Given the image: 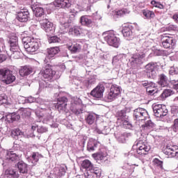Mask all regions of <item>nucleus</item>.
Returning a JSON list of instances; mask_svg holds the SVG:
<instances>
[{
	"mask_svg": "<svg viewBox=\"0 0 178 178\" xmlns=\"http://www.w3.org/2000/svg\"><path fill=\"white\" fill-rule=\"evenodd\" d=\"M81 31V29H80L79 26H74L70 29L69 34H70L71 35H80Z\"/></svg>",
	"mask_w": 178,
	"mask_h": 178,
	"instance_id": "8fccbe9b",
	"label": "nucleus"
},
{
	"mask_svg": "<svg viewBox=\"0 0 178 178\" xmlns=\"http://www.w3.org/2000/svg\"><path fill=\"white\" fill-rule=\"evenodd\" d=\"M70 27V24L67 22L60 24V29L63 33H67L69 31V28Z\"/></svg>",
	"mask_w": 178,
	"mask_h": 178,
	"instance_id": "6e6d98bb",
	"label": "nucleus"
},
{
	"mask_svg": "<svg viewBox=\"0 0 178 178\" xmlns=\"http://www.w3.org/2000/svg\"><path fill=\"white\" fill-rule=\"evenodd\" d=\"M130 108L126 107L116 113L117 120L120 122V123H122L124 129H133V124H131L130 118H129V115H127V113H130Z\"/></svg>",
	"mask_w": 178,
	"mask_h": 178,
	"instance_id": "423d86ee",
	"label": "nucleus"
},
{
	"mask_svg": "<svg viewBox=\"0 0 178 178\" xmlns=\"http://www.w3.org/2000/svg\"><path fill=\"white\" fill-rule=\"evenodd\" d=\"M147 76L149 79H155L156 77V72L154 68H148L147 71Z\"/></svg>",
	"mask_w": 178,
	"mask_h": 178,
	"instance_id": "603ef678",
	"label": "nucleus"
},
{
	"mask_svg": "<svg viewBox=\"0 0 178 178\" xmlns=\"http://www.w3.org/2000/svg\"><path fill=\"white\" fill-rule=\"evenodd\" d=\"M49 44L60 42V38H58V36H51L49 39Z\"/></svg>",
	"mask_w": 178,
	"mask_h": 178,
	"instance_id": "052dcab7",
	"label": "nucleus"
},
{
	"mask_svg": "<svg viewBox=\"0 0 178 178\" xmlns=\"http://www.w3.org/2000/svg\"><path fill=\"white\" fill-rule=\"evenodd\" d=\"M81 166L83 169L86 170L85 176L87 178L101 177L102 170L98 167H95L90 160L86 159L83 161Z\"/></svg>",
	"mask_w": 178,
	"mask_h": 178,
	"instance_id": "20e7f679",
	"label": "nucleus"
},
{
	"mask_svg": "<svg viewBox=\"0 0 178 178\" xmlns=\"http://www.w3.org/2000/svg\"><path fill=\"white\" fill-rule=\"evenodd\" d=\"M53 3L56 8H63V9H69L72 6L69 0H55Z\"/></svg>",
	"mask_w": 178,
	"mask_h": 178,
	"instance_id": "b1692460",
	"label": "nucleus"
},
{
	"mask_svg": "<svg viewBox=\"0 0 178 178\" xmlns=\"http://www.w3.org/2000/svg\"><path fill=\"white\" fill-rule=\"evenodd\" d=\"M153 112L156 118L162 119V118H164V116L168 115L169 111H168L166 106L163 104H156L153 106Z\"/></svg>",
	"mask_w": 178,
	"mask_h": 178,
	"instance_id": "9b49d317",
	"label": "nucleus"
},
{
	"mask_svg": "<svg viewBox=\"0 0 178 178\" xmlns=\"http://www.w3.org/2000/svg\"><path fill=\"white\" fill-rule=\"evenodd\" d=\"M155 165H158L161 169L163 168V161L159 160V159H154L153 161Z\"/></svg>",
	"mask_w": 178,
	"mask_h": 178,
	"instance_id": "0e129e2a",
	"label": "nucleus"
},
{
	"mask_svg": "<svg viewBox=\"0 0 178 178\" xmlns=\"http://www.w3.org/2000/svg\"><path fill=\"white\" fill-rule=\"evenodd\" d=\"M134 118L135 120L143 121L149 119L148 112L143 108H138L134 111Z\"/></svg>",
	"mask_w": 178,
	"mask_h": 178,
	"instance_id": "f8f14e48",
	"label": "nucleus"
},
{
	"mask_svg": "<svg viewBox=\"0 0 178 178\" xmlns=\"http://www.w3.org/2000/svg\"><path fill=\"white\" fill-rule=\"evenodd\" d=\"M32 10L33 12V15L38 17V22L42 20V19H45V11L42 7H36L35 8H32Z\"/></svg>",
	"mask_w": 178,
	"mask_h": 178,
	"instance_id": "393cba45",
	"label": "nucleus"
},
{
	"mask_svg": "<svg viewBox=\"0 0 178 178\" xmlns=\"http://www.w3.org/2000/svg\"><path fill=\"white\" fill-rule=\"evenodd\" d=\"M165 66V60H161V62H150L147 65L146 67H163Z\"/></svg>",
	"mask_w": 178,
	"mask_h": 178,
	"instance_id": "c03bdc74",
	"label": "nucleus"
},
{
	"mask_svg": "<svg viewBox=\"0 0 178 178\" xmlns=\"http://www.w3.org/2000/svg\"><path fill=\"white\" fill-rule=\"evenodd\" d=\"M146 92L148 95H156L159 92V90L156 89V87H149L146 89Z\"/></svg>",
	"mask_w": 178,
	"mask_h": 178,
	"instance_id": "3c124183",
	"label": "nucleus"
},
{
	"mask_svg": "<svg viewBox=\"0 0 178 178\" xmlns=\"http://www.w3.org/2000/svg\"><path fill=\"white\" fill-rule=\"evenodd\" d=\"M134 172V165H130L127 164L124 166V170L121 175L122 178H129L131 177V175Z\"/></svg>",
	"mask_w": 178,
	"mask_h": 178,
	"instance_id": "4be33fe9",
	"label": "nucleus"
},
{
	"mask_svg": "<svg viewBox=\"0 0 178 178\" xmlns=\"http://www.w3.org/2000/svg\"><path fill=\"white\" fill-rule=\"evenodd\" d=\"M4 176L6 178H19V172L13 168H8L5 171Z\"/></svg>",
	"mask_w": 178,
	"mask_h": 178,
	"instance_id": "c85d7f7f",
	"label": "nucleus"
},
{
	"mask_svg": "<svg viewBox=\"0 0 178 178\" xmlns=\"http://www.w3.org/2000/svg\"><path fill=\"white\" fill-rule=\"evenodd\" d=\"M80 23L82 26H86L87 27H90L92 24V20L88 18L87 15H83L80 18Z\"/></svg>",
	"mask_w": 178,
	"mask_h": 178,
	"instance_id": "4c0bfd02",
	"label": "nucleus"
},
{
	"mask_svg": "<svg viewBox=\"0 0 178 178\" xmlns=\"http://www.w3.org/2000/svg\"><path fill=\"white\" fill-rule=\"evenodd\" d=\"M173 94L172 89H165L162 93L157 97L159 101H165L166 98L170 97Z\"/></svg>",
	"mask_w": 178,
	"mask_h": 178,
	"instance_id": "72a5a7b5",
	"label": "nucleus"
},
{
	"mask_svg": "<svg viewBox=\"0 0 178 178\" xmlns=\"http://www.w3.org/2000/svg\"><path fill=\"white\" fill-rule=\"evenodd\" d=\"M161 39L163 40L162 45L164 48H171L175 45V40L173 38H170L166 35H161Z\"/></svg>",
	"mask_w": 178,
	"mask_h": 178,
	"instance_id": "6ab92c4d",
	"label": "nucleus"
},
{
	"mask_svg": "<svg viewBox=\"0 0 178 178\" xmlns=\"http://www.w3.org/2000/svg\"><path fill=\"white\" fill-rule=\"evenodd\" d=\"M30 158L32 163L33 165H37L38 161H40V159H42V158H44V156H42V154H40V152H34L32 153Z\"/></svg>",
	"mask_w": 178,
	"mask_h": 178,
	"instance_id": "473e14b6",
	"label": "nucleus"
},
{
	"mask_svg": "<svg viewBox=\"0 0 178 178\" xmlns=\"http://www.w3.org/2000/svg\"><path fill=\"white\" fill-rule=\"evenodd\" d=\"M169 74L174 76V74H178V68L177 67H171L169 70Z\"/></svg>",
	"mask_w": 178,
	"mask_h": 178,
	"instance_id": "774afa93",
	"label": "nucleus"
},
{
	"mask_svg": "<svg viewBox=\"0 0 178 178\" xmlns=\"http://www.w3.org/2000/svg\"><path fill=\"white\" fill-rule=\"evenodd\" d=\"M131 137V133H124L116 137L118 143L125 144L126 141Z\"/></svg>",
	"mask_w": 178,
	"mask_h": 178,
	"instance_id": "2f4dec72",
	"label": "nucleus"
},
{
	"mask_svg": "<svg viewBox=\"0 0 178 178\" xmlns=\"http://www.w3.org/2000/svg\"><path fill=\"white\" fill-rule=\"evenodd\" d=\"M9 42L10 47V51H15L20 49L19 48V44H17V37L15 36L14 38H10Z\"/></svg>",
	"mask_w": 178,
	"mask_h": 178,
	"instance_id": "e433bc0d",
	"label": "nucleus"
},
{
	"mask_svg": "<svg viewBox=\"0 0 178 178\" xmlns=\"http://www.w3.org/2000/svg\"><path fill=\"white\" fill-rule=\"evenodd\" d=\"M6 159L10 162H17L20 159V156L17 155L15 152L10 151L6 152Z\"/></svg>",
	"mask_w": 178,
	"mask_h": 178,
	"instance_id": "cd10ccee",
	"label": "nucleus"
},
{
	"mask_svg": "<svg viewBox=\"0 0 178 178\" xmlns=\"http://www.w3.org/2000/svg\"><path fill=\"white\" fill-rule=\"evenodd\" d=\"M68 49L72 52V54H76V52H79L80 49H81V46L80 44L76 43L74 44H72L70 46H68Z\"/></svg>",
	"mask_w": 178,
	"mask_h": 178,
	"instance_id": "a18cd8bd",
	"label": "nucleus"
},
{
	"mask_svg": "<svg viewBox=\"0 0 178 178\" xmlns=\"http://www.w3.org/2000/svg\"><path fill=\"white\" fill-rule=\"evenodd\" d=\"M23 136V132L19 129H13L11 131V137L15 140H19Z\"/></svg>",
	"mask_w": 178,
	"mask_h": 178,
	"instance_id": "37998d69",
	"label": "nucleus"
},
{
	"mask_svg": "<svg viewBox=\"0 0 178 178\" xmlns=\"http://www.w3.org/2000/svg\"><path fill=\"white\" fill-rule=\"evenodd\" d=\"M151 4L152 5V6H154V8H159V9H163V4L153 0L151 1Z\"/></svg>",
	"mask_w": 178,
	"mask_h": 178,
	"instance_id": "13d9d810",
	"label": "nucleus"
},
{
	"mask_svg": "<svg viewBox=\"0 0 178 178\" xmlns=\"http://www.w3.org/2000/svg\"><path fill=\"white\" fill-rule=\"evenodd\" d=\"M55 98L57 99V103L54 104V106L58 112H67V97L62 95V93H55Z\"/></svg>",
	"mask_w": 178,
	"mask_h": 178,
	"instance_id": "0eeeda50",
	"label": "nucleus"
},
{
	"mask_svg": "<svg viewBox=\"0 0 178 178\" xmlns=\"http://www.w3.org/2000/svg\"><path fill=\"white\" fill-rule=\"evenodd\" d=\"M120 95V87L118 86V85H113L110 88V92L106 96V98L108 102H111V101H114L118 98V95Z\"/></svg>",
	"mask_w": 178,
	"mask_h": 178,
	"instance_id": "2eb2a0df",
	"label": "nucleus"
},
{
	"mask_svg": "<svg viewBox=\"0 0 178 178\" xmlns=\"http://www.w3.org/2000/svg\"><path fill=\"white\" fill-rule=\"evenodd\" d=\"M40 26L49 34H54L55 32V26L54 24L51 22H49L48 19L44 18L40 20Z\"/></svg>",
	"mask_w": 178,
	"mask_h": 178,
	"instance_id": "4468645a",
	"label": "nucleus"
},
{
	"mask_svg": "<svg viewBox=\"0 0 178 178\" xmlns=\"http://www.w3.org/2000/svg\"><path fill=\"white\" fill-rule=\"evenodd\" d=\"M142 86H143V87H145L146 88V90L149 87H156V84H155L153 82H148V81H143L142 83Z\"/></svg>",
	"mask_w": 178,
	"mask_h": 178,
	"instance_id": "bf43d9fd",
	"label": "nucleus"
},
{
	"mask_svg": "<svg viewBox=\"0 0 178 178\" xmlns=\"http://www.w3.org/2000/svg\"><path fill=\"white\" fill-rule=\"evenodd\" d=\"M104 41L111 47H114V48H119L120 45V39L116 37L113 31L104 32Z\"/></svg>",
	"mask_w": 178,
	"mask_h": 178,
	"instance_id": "1a4fd4ad",
	"label": "nucleus"
},
{
	"mask_svg": "<svg viewBox=\"0 0 178 178\" xmlns=\"http://www.w3.org/2000/svg\"><path fill=\"white\" fill-rule=\"evenodd\" d=\"M0 105H3L6 108L10 106V104L8 102V96L5 93L0 94Z\"/></svg>",
	"mask_w": 178,
	"mask_h": 178,
	"instance_id": "79ce46f5",
	"label": "nucleus"
},
{
	"mask_svg": "<svg viewBox=\"0 0 178 178\" xmlns=\"http://www.w3.org/2000/svg\"><path fill=\"white\" fill-rule=\"evenodd\" d=\"M18 101L19 104H27V97H23V96H19L18 97Z\"/></svg>",
	"mask_w": 178,
	"mask_h": 178,
	"instance_id": "69168bd1",
	"label": "nucleus"
},
{
	"mask_svg": "<svg viewBox=\"0 0 178 178\" xmlns=\"http://www.w3.org/2000/svg\"><path fill=\"white\" fill-rule=\"evenodd\" d=\"M97 81V76H91L87 79L83 80V78H81L79 80L77 79V78H74L72 84H74L77 87H79L81 86V83L83 84V86H86V88H90L91 86H94Z\"/></svg>",
	"mask_w": 178,
	"mask_h": 178,
	"instance_id": "9d476101",
	"label": "nucleus"
},
{
	"mask_svg": "<svg viewBox=\"0 0 178 178\" xmlns=\"http://www.w3.org/2000/svg\"><path fill=\"white\" fill-rule=\"evenodd\" d=\"M163 152L165 155L170 156V158H175V156H178V149H175V146L167 145Z\"/></svg>",
	"mask_w": 178,
	"mask_h": 178,
	"instance_id": "aec40b11",
	"label": "nucleus"
},
{
	"mask_svg": "<svg viewBox=\"0 0 178 178\" xmlns=\"http://www.w3.org/2000/svg\"><path fill=\"white\" fill-rule=\"evenodd\" d=\"M31 116V111L29 108H21L17 113H7L3 118L7 123H15V122H19L20 118L24 119L26 123H29V120Z\"/></svg>",
	"mask_w": 178,
	"mask_h": 178,
	"instance_id": "f03ea898",
	"label": "nucleus"
},
{
	"mask_svg": "<svg viewBox=\"0 0 178 178\" xmlns=\"http://www.w3.org/2000/svg\"><path fill=\"white\" fill-rule=\"evenodd\" d=\"M143 58H145V54H134L131 58L130 59L131 66H132V67H136V66H138V65H141V63H143Z\"/></svg>",
	"mask_w": 178,
	"mask_h": 178,
	"instance_id": "f3484780",
	"label": "nucleus"
},
{
	"mask_svg": "<svg viewBox=\"0 0 178 178\" xmlns=\"http://www.w3.org/2000/svg\"><path fill=\"white\" fill-rule=\"evenodd\" d=\"M108 154L105 152V150H100L99 152L95 153L92 154V157L98 163H104L105 161L108 160Z\"/></svg>",
	"mask_w": 178,
	"mask_h": 178,
	"instance_id": "a211bd4d",
	"label": "nucleus"
},
{
	"mask_svg": "<svg viewBox=\"0 0 178 178\" xmlns=\"http://www.w3.org/2000/svg\"><path fill=\"white\" fill-rule=\"evenodd\" d=\"M59 52V47H51L47 50L48 58H54V55H56Z\"/></svg>",
	"mask_w": 178,
	"mask_h": 178,
	"instance_id": "de8ad7c7",
	"label": "nucleus"
},
{
	"mask_svg": "<svg viewBox=\"0 0 178 178\" xmlns=\"http://www.w3.org/2000/svg\"><path fill=\"white\" fill-rule=\"evenodd\" d=\"M135 44L136 45V51H140V48H148L151 45V43L148 41H144V40H139Z\"/></svg>",
	"mask_w": 178,
	"mask_h": 178,
	"instance_id": "58836bf2",
	"label": "nucleus"
},
{
	"mask_svg": "<svg viewBox=\"0 0 178 178\" xmlns=\"http://www.w3.org/2000/svg\"><path fill=\"white\" fill-rule=\"evenodd\" d=\"M42 76L44 78V87H49L50 84L47 85V81L52 80V77L56 74V72L52 68H44V70H41Z\"/></svg>",
	"mask_w": 178,
	"mask_h": 178,
	"instance_id": "ddd939ff",
	"label": "nucleus"
},
{
	"mask_svg": "<svg viewBox=\"0 0 178 178\" xmlns=\"http://www.w3.org/2000/svg\"><path fill=\"white\" fill-rule=\"evenodd\" d=\"M122 33L124 37H131L133 35V26H124Z\"/></svg>",
	"mask_w": 178,
	"mask_h": 178,
	"instance_id": "ea45409f",
	"label": "nucleus"
},
{
	"mask_svg": "<svg viewBox=\"0 0 178 178\" xmlns=\"http://www.w3.org/2000/svg\"><path fill=\"white\" fill-rule=\"evenodd\" d=\"M29 17H30V13H29V10L19 11L18 12L17 15V19L21 23H26V22L29 21Z\"/></svg>",
	"mask_w": 178,
	"mask_h": 178,
	"instance_id": "a878e982",
	"label": "nucleus"
},
{
	"mask_svg": "<svg viewBox=\"0 0 178 178\" xmlns=\"http://www.w3.org/2000/svg\"><path fill=\"white\" fill-rule=\"evenodd\" d=\"M33 73V67H22L19 70V75L22 77H26Z\"/></svg>",
	"mask_w": 178,
	"mask_h": 178,
	"instance_id": "a19ab883",
	"label": "nucleus"
},
{
	"mask_svg": "<svg viewBox=\"0 0 178 178\" xmlns=\"http://www.w3.org/2000/svg\"><path fill=\"white\" fill-rule=\"evenodd\" d=\"M12 52L11 57L13 58L14 59H19L20 56L22 55V53L20 52V49H15L14 51H10Z\"/></svg>",
	"mask_w": 178,
	"mask_h": 178,
	"instance_id": "5fc2aeb1",
	"label": "nucleus"
},
{
	"mask_svg": "<svg viewBox=\"0 0 178 178\" xmlns=\"http://www.w3.org/2000/svg\"><path fill=\"white\" fill-rule=\"evenodd\" d=\"M143 13V16H145L146 19H154V17H155V13L154 11L147 10H144Z\"/></svg>",
	"mask_w": 178,
	"mask_h": 178,
	"instance_id": "864d4df0",
	"label": "nucleus"
},
{
	"mask_svg": "<svg viewBox=\"0 0 178 178\" xmlns=\"http://www.w3.org/2000/svg\"><path fill=\"white\" fill-rule=\"evenodd\" d=\"M35 38H31L30 36H26L22 38V44H24V49H26V45H30V44H31L33 42V41H34Z\"/></svg>",
	"mask_w": 178,
	"mask_h": 178,
	"instance_id": "09e8293b",
	"label": "nucleus"
},
{
	"mask_svg": "<svg viewBox=\"0 0 178 178\" xmlns=\"http://www.w3.org/2000/svg\"><path fill=\"white\" fill-rule=\"evenodd\" d=\"M70 110L74 115H76V116H85L86 124L91 126V124L95 123L97 115L94 113L87 112L83 108L81 99L77 97L74 98L70 104Z\"/></svg>",
	"mask_w": 178,
	"mask_h": 178,
	"instance_id": "f257e3e1",
	"label": "nucleus"
},
{
	"mask_svg": "<svg viewBox=\"0 0 178 178\" xmlns=\"http://www.w3.org/2000/svg\"><path fill=\"white\" fill-rule=\"evenodd\" d=\"M123 15H124V12L123 11V10L115 11L114 17H122Z\"/></svg>",
	"mask_w": 178,
	"mask_h": 178,
	"instance_id": "338daca9",
	"label": "nucleus"
},
{
	"mask_svg": "<svg viewBox=\"0 0 178 178\" xmlns=\"http://www.w3.org/2000/svg\"><path fill=\"white\" fill-rule=\"evenodd\" d=\"M2 52H6V47H5V40L0 38V62L6 60V54Z\"/></svg>",
	"mask_w": 178,
	"mask_h": 178,
	"instance_id": "bb28decb",
	"label": "nucleus"
},
{
	"mask_svg": "<svg viewBox=\"0 0 178 178\" xmlns=\"http://www.w3.org/2000/svg\"><path fill=\"white\" fill-rule=\"evenodd\" d=\"M40 48V41L38 40H33V42L26 46L25 50L26 52L31 54L33 52H35V51H38Z\"/></svg>",
	"mask_w": 178,
	"mask_h": 178,
	"instance_id": "412c9836",
	"label": "nucleus"
},
{
	"mask_svg": "<svg viewBox=\"0 0 178 178\" xmlns=\"http://www.w3.org/2000/svg\"><path fill=\"white\" fill-rule=\"evenodd\" d=\"M37 131L42 134V133H47V131H48V128L44 126H37Z\"/></svg>",
	"mask_w": 178,
	"mask_h": 178,
	"instance_id": "680f3d73",
	"label": "nucleus"
},
{
	"mask_svg": "<svg viewBox=\"0 0 178 178\" xmlns=\"http://www.w3.org/2000/svg\"><path fill=\"white\" fill-rule=\"evenodd\" d=\"M124 59H126L125 54H121L115 56L113 58V65H115V66H119V65H120V63L122 62V60H123Z\"/></svg>",
	"mask_w": 178,
	"mask_h": 178,
	"instance_id": "c9c22d12",
	"label": "nucleus"
},
{
	"mask_svg": "<svg viewBox=\"0 0 178 178\" xmlns=\"http://www.w3.org/2000/svg\"><path fill=\"white\" fill-rule=\"evenodd\" d=\"M0 79L5 84H12L16 81V76L13 75V72L8 68H0Z\"/></svg>",
	"mask_w": 178,
	"mask_h": 178,
	"instance_id": "6e6552de",
	"label": "nucleus"
},
{
	"mask_svg": "<svg viewBox=\"0 0 178 178\" xmlns=\"http://www.w3.org/2000/svg\"><path fill=\"white\" fill-rule=\"evenodd\" d=\"M17 168L19 170V173L24 175L29 172L28 165L23 161H20L17 163Z\"/></svg>",
	"mask_w": 178,
	"mask_h": 178,
	"instance_id": "7c9ffc66",
	"label": "nucleus"
},
{
	"mask_svg": "<svg viewBox=\"0 0 178 178\" xmlns=\"http://www.w3.org/2000/svg\"><path fill=\"white\" fill-rule=\"evenodd\" d=\"M159 86L161 87H168L169 86V79L165 75V74H161L159 76V81H157Z\"/></svg>",
	"mask_w": 178,
	"mask_h": 178,
	"instance_id": "c756f323",
	"label": "nucleus"
},
{
	"mask_svg": "<svg viewBox=\"0 0 178 178\" xmlns=\"http://www.w3.org/2000/svg\"><path fill=\"white\" fill-rule=\"evenodd\" d=\"M172 129L175 133L178 132V118H175L174 120V124L172 127Z\"/></svg>",
	"mask_w": 178,
	"mask_h": 178,
	"instance_id": "e2e57ef3",
	"label": "nucleus"
},
{
	"mask_svg": "<svg viewBox=\"0 0 178 178\" xmlns=\"http://www.w3.org/2000/svg\"><path fill=\"white\" fill-rule=\"evenodd\" d=\"M101 143L94 138H90L88 142L87 149L89 152L97 151Z\"/></svg>",
	"mask_w": 178,
	"mask_h": 178,
	"instance_id": "5701e85b",
	"label": "nucleus"
},
{
	"mask_svg": "<svg viewBox=\"0 0 178 178\" xmlns=\"http://www.w3.org/2000/svg\"><path fill=\"white\" fill-rule=\"evenodd\" d=\"M105 91V86L104 85H97L91 92L90 95L96 98V99H101L104 97Z\"/></svg>",
	"mask_w": 178,
	"mask_h": 178,
	"instance_id": "dca6fc26",
	"label": "nucleus"
},
{
	"mask_svg": "<svg viewBox=\"0 0 178 178\" xmlns=\"http://www.w3.org/2000/svg\"><path fill=\"white\" fill-rule=\"evenodd\" d=\"M136 145L138 149H132L128 154H125V155H127L128 158H131V156L134 158H141L143 155H147L149 149H151V147L148 145L147 142H143V140H139Z\"/></svg>",
	"mask_w": 178,
	"mask_h": 178,
	"instance_id": "39448f33",
	"label": "nucleus"
},
{
	"mask_svg": "<svg viewBox=\"0 0 178 178\" xmlns=\"http://www.w3.org/2000/svg\"><path fill=\"white\" fill-rule=\"evenodd\" d=\"M155 127V124L151 120H147L143 125H142L144 130H152Z\"/></svg>",
	"mask_w": 178,
	"mask_h": 178,
	"instance_id": "49530a36",
	"label": "nucleus"
},
{
	"mask_svg": "<svg viewBox=\"0 0 178 178\" xmlns=\"http://www.w3.org/2000/svg\"><path fill=\"white\" fill-rule=\"evenodd\" d=\"M41 101V99H37L32 96L26 97V104H33V102H39Z\"/></svg>",
	"mask_w": 178,
	"mask_h": 178,
	"instance_id": "4d7b16f0",
	"label": "nucleus"
},
{
	"mask_svg": "<svg viewBox=\"0 0 178 178\" xmlns=\"http://www.w3.org/2000/svg\"><path fill=\"white\" fill-rule=\"evenodd\" d=\"M66 170H67V167L65 165H62L59 168H56L55 175L57 177H62V176L66 175Z\"/></svg>",
	"mask_w": 178,
	"mask_h": 178,
	"instance_id": "f704fd0d",
	"label": "nucleus"
},
{
	"mask_svg": "<svg viewBox=\"0 0 178 178\" xmlns=\"http://www.w3.org/2000/svg\"><path fill=\"white\" fill-rule=\"evenodd\" d=\"M40 104L39 108L40 109V118L43 119V122L49 124L51 127H55L54 125V116L52 115V110H51V102H44L40 99L38 102Z\"/></svg>",
	"mask_w": 178,
	"mask_h": 178,
	"instance_id": "7ed1b4c3",
	"label": "nucleus"
}]
</instances>
